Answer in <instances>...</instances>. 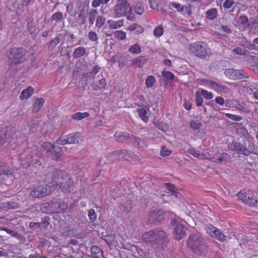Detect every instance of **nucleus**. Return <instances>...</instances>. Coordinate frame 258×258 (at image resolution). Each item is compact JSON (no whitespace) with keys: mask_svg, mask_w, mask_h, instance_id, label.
<instances>
[{"mask_svg":"<svg viewBox=\"0 0 258 258\" xmlns=\"http://www.w3.org/2000/svg\"><path fill=\"white\" fill-rule=\"evenodd\" d=\"M52 185L55 188L58 186L62 190L66 192H71L74 190L75 185L71 177L65 172L55 170L52 173Z\"/></svg>","mask_w":258,"mask_h":258,"instance_id":"nucleus-1","label":"nucleus"},{"mask_svg":"<svg viewBox=\"0 0 258 258\" xmlns=\"http://www.w3.org/2000/svg\"><path fill=\"white\" fill-rule=\"evenodd\" d=\"M188 247L195 252L205 254L207 249L204 239L199 234H192L189 235L187 240Z\"/></svg>","mask_w":258,"mask_h":258,"instance_id":"nucleus-2","label":"nucleus"},{"mask_svg":"<svg viewBox=\"0 0 258 258\" xmlns=\"http://www.w3.org/2000/svg\"><path fill=\"white\" fill-rule=\"evenodd\" d=\"M67 209L68 204L64 202H52L41 205V210L44 213H63Z\"/></svg>","mask_w":258,"mask_h":258,"instance_id":"nucleus-3","label":"nucleus"},{"mask_svg":"<svg viewBox=\"0 0 258 258\" xmlns=\"http://www.w3.org/2000/svg\"><path fill=\"white\" fill-rule=\"evenodd\" d=\"M25 50L21 47H15L9 50L7 56L10 60L15 64L21 63L25 60Z\"/></svg>","mask_w":258,"mask_h":258,"instance_id":"nucleus-4","label":"nucleus"},{"mask_svg":"<svg viewBox=\"0 0 258 258\" xmlns=\"http://www.w3.org/2000/svg\"><path fill=\"white\" fill-rule=\"evenodd\" d=\"M189 49L191 53L202 59L205 58L210 54L207 45L200 42H196L191 44L189 46Z\"/></svg>","mask_w":258,"mask_h":258,"instance_id":"nucleus-5","label":"nucleus"},{"mask_svg":"<svg viewBox=\"0 0 258 258\" xmlns=\"http://www.w3.org/2000/svg\"><path fill=\"white\" fill-rule=\"evenodd\" d=\"M132 11L126 0H119L117 5L112 9L113 14L115 18H120L126 15Z\"/></svg>","mask_w":258,"mask_h":258,"instance_id":"nucleus-6","label":"nucleus"},{"mask_svg":"<svg viewBox=\"0 0 258 258\" xmlns=\"http://www.w3.org/2000/svg\"><path fill=\"white\" fill-rule=\"evenodd\" d=\"M54 190L55 186L51 184L38 185L33 188L30 195L34 198L44 197L50 194Z\"/></svg>","mask_w":258,"mask_h":258,"instance_id":"nucleus-7","label":"nucleus"},{"mask_svg":"<svg viewBox=\"0 0 258 258\" xmlns=\"http://www.w3.org/2000/svg\"><path fill=\"white\" fill-rule=\"evenodd\" d=\"M84 138L80 133L70 134L67 136L60 137L56 141V143L59 145H65L67 144H79L83 141Z\"/></svg>","mask_w":258,"mask_h":258,"instance_id":"nucleus-8","label":"nucleus"},{"mask_svg":"<svg viewBox=\"0 0 258 258\" xmlns=\"http://www.w3.org/2000/svg\"><path fill=\"white\" fill-rule=\"evenodd\" d=\"M114 137L118 142L132 143L137 146H140L141 141L139 138L127 133L117 132L114 134Z\"/></svg>","mask_w":258,"mask_h":258,"instance_id":"nucleus-9","label":"nucleus"},{"mask_svg":"<svg viewBox=\"0 0 258 258\" xmlns=\"http://www.w3.org/2000/svg\"><path fill=\"white\" fill-rule=\"evenodd\" d=\"M237 196L245 205H247L250 207L256 206L257 200L253 194L249 190H248L247 192L240 191L237 193Z\"/></svg>","mask_w":258,"mask_h":258,"instance_id":"nucleus-10","label":"nucleus"},{"mask_svg":"<svg viewBox=\"0 0 258 258\" xmlns=\"http://www.w3.org/2000/svg\"><path fill=\"white\" fill-rule=\"evenodd\" d=\"M170 224L173 228V235L178 240L182 239L185 235L186 228L185 226L176 220H171Z\"/></svg>","mask_w":258,"mask_h":258,"instance_id":"nucleus-11","label":"nucleus"},{"mask_svg":"<svg viewBox=\"0 0 258 258\" xmlns=\"http://www.w3.org/2000/svg\"><path fill=\"white\" fill-rule=\"evenodd\" d=\"M205 230L212 237L221 242L226 241L228 237V236H225L220 229L211 224L206 225Z\"/></svg>","mask_w":258,"mask_h":258,"instance_id":"nucleus-12","label":"nucleus"},{"mask_svg":"<svg viewBox=\"0 0 258 258\" xmlns=\"http://www.w3.org/2000/svg\"><path fill=\"white\" fill-rule=\"evenodd\" d=\"M224 74L227 78L234 80L249 78V76L244 71L233 69H226Z\"/></svg>","mask_w":258,"mask_h":258,"instance_id":"nucleus-13","label":"nucleus"},{"mask_svg":"<svg viewBox=\"0 0 258 258\" xmlns=\"http://www.w3.org/2000/svg\"><path fill=\"white\" fill-rule=\"evenodd\" d=\"M164 212L162 209H154L150 211L148 215V222L154 223L160 222L164 219Z\"/></svg>","mask_w":258,"mask_h":258,"instance_id":"nucleus-14","label":"nucleus"},{"mask_svg":"<svg viewBox=\"0 0 258 258\" xmlns=\"http://www.w3.org/2000/svg\"><path fill=\"white\" fill-rule=\"evenodd\" d=\"M27 152H25L19 157V159L21 161L22 164L25 165L27 163L28 166H34L35 167H39L41 165L40 161L37 159H34L31 154H27Z\"/></svg>","mask_w":258,"mask_h":258,"instance_id":"nucleus-15","label":"nucleus"},{"mask_svg":"<svg viewBox=\"0 0 258 258\" xmlns=\"http://www.w3.org/2000/svg\"><path fill=\"white\" fill-rule=\"evenodd\" d=\"M187 152L195 158L199 159L209 160L214 159V157L208 152L200 153L199 151L193 149H188Z\"/></svg>","mask_w":258,"mask_h":258,"instance_id":"nucleus-16","label":"nucleus"},{"mask_svg":"<svg viewBox=\"0 0 258 258\" xmlns=\"http://www.w3.org/2000/svg\"><path fill=\"white\" fill-rule=\"evenodd\" d=\"M154 243H162L163 241L167 237L168 234L162 230H154Z\"/></svg>","mask_w":258,"mask_h":258,"instance_id":"nucleus-17","label":"nucleus"},{"mask_svg":"<svg viewBox=\"0 0 258 258\" xmlns=\"http://www.w3.org/2000/svg\"><path fill=\"white\" fill-rule=\"evenodd\" d=\"M106 86V81L105 78H102L100 79L94 78V81L92 84V87L94 90H100L104 89Z\"/></svg>","mask_w":258,"mask_h":258,"instance_id":"nucleus-18","label":"nucleus"},{"mask_svg":"<svg viewBox=\"0 0 258 258\" xmlns=\"http://www.w3.org/2000/svg\"><path fill=\"white\" fill-rule=\"evenodd\" d=\"M166 186L168 191H166L165 194H163L162 196L169 197V199L168 200H170V198H172L173 197H178V193L175 190V188L173 184L167 183Z\"/></svg>","mask_w":258,"mask_h":258,"instance_id":"nucleus-19","label":"nucleus"},{"mask_svg":"<svg viewBox=\"0 0 258 258\" xmlns=\"http://www.w3.org/2000/svg\"><path fill=\"white\" fill-rule=\"evenodd\" d=\"M44 102L45 100L43 98H36L33 105L32 111L33 112H38L43 106Z\"/></svg>","mask_w":258,"mask_h":258,"instance_id":"nucleus-20","label":"nucleus"},{"mask_svg":"<svg viewBox=\"0 0 258 258\" xmlns=\"http://www.w3.org/2000/svg\"><path fill=\"white\" fill-rule=\"evenodd\" d=\"M212 89L219 93L227 94L229 92V89L227 87L222 84H218L215 82L214 86H213Z\"/></svg>","mask_w":258,"mask_h":258,"instance_id":"nucleus-21","label":"nucleus"},{"mask_svg":"<svg viewBox=\"0 0 258 258\" xmlns=\"http://www.w3.org/2000/svg\"><path fill=\"white\" fill-rule=\"evenodd\" d=\"M33 88L29 86L27 88L23 90L20 96V98L22 100L27 99L33 95Z\"/></svg>","mask_w":258,"mask_h":258,"instance_id":"nucleus-22","label":"nucleus"},{"mask_svg":"<svg viewBox=\"0 0 258 258\" xmlns=\"http://www.w3.org/2000/svg\"><path fill=\"white\" fill-rule=\"evenodd\" d=\"M149 109V107L147 106H144L141 108L137 109L138 114L140 117L145 122H148L149 116L147 115V110Z\"/></svg>","mask_w":258,"mask_h":258,"instance_id":"nucleus-23","label":"nucleus"},{"mask_svg":"<svg viewBox=\"0 0 258 258\" xmlns=\"http://www.w3.org/2000/svg\"><path fill=\"white\" fill-rule=\"evenodd\" d=\"M91 252L92 257L94 258H104L102 250L98 246H92Z\"/></svg>","mask_w":258,"mask_h":258,"instance_id":"nucleus-24","label":"nucleus"},{"mask_svg":"<svg viewBox=\"0 0 258 258\" xmlns=\"http://www.w3.org/2000/svg\"><path fill=\"white\" fill-rule=\"evenodd\" d=\"M142 239L147 243L154 244V231L147 232L142 235Z\"/></svg>","mask_w":258,"mask_h":258,"instance_id":"nucleus-25","label":"nucleus"},{"mask_svg":"<svg viewBox=\"0 0 258 258\" xmlns=\"http://www.w3.org/2000/svg\"><path fill=\"white\" fill-rule=\"evenodd\" d=\"M107 24L109 25V28L113 29H117L123 26V20H119L115 21L113 20H109L107 21Z\"/></svg>","mask_w":258,"mask_h":258,"instance_id":"nucleus-26","label":"nucleus"},{"mask_svg":"<svg viewBox=\"0 0 258 258\" xmlns=\"http://www.w3.org/2000/svg\"><path fill=\"white\" fill-rule=\"evenodd\" d=\"M148 61V58L144 56H139L133 60L134 64L139 68L143 67Z\"/></svg>","mask_w":258,"mask_h":258,"instance_id":"nucleus-27","label":"nucleus"},{"mask_svg":"<svg viewBox=\"0 0 258 258\" xmlns=\"http://www.w3.org/2000/svg\"><path fill=\"white\" fill-rule=\"evenodd\" d=\"M86 49L83 47H78L75 49L73 56L75 58H79L85 55Z\"/></svg>","mask_w":258,"mask_h":258,"instance_id":"nucleus-28","label":"nucleus"},{"mask_svg":"<svg viewBox=\"0 0 258 258\" xmlns=\"http://www.w3.org/2000/svg\"><path fill=\"white\" fill-rule=\"evenodd\" d=\"M51 153L52 155V158L54 160H57L62 155V150L60 147L54 146Z\"/></svg>","mask_w":258,"mask_h":258,"instance_id":"nucleus-29","label":"nucleus"},{"mask_svg":"<svg viewBox=\"0 0 258 258\" xmlns=\"http://www.w3.org/2000/svg\"><path fill=\"white\" fill-rule=\"evenodd\" d=\"M217 10L215 8L209 9L206 12L207 18L211 20L216 19L217 17Z\"/></svg>","mask_w":258,"mask_h":258,"instance_id":"nucleus-30","label":"nucleus"},{"mask_svg":"<svg viewBox=\"0 0 258 258\" xmlns=\"http://www.w3.org/2000/svg\"><path fill=\"white\" fill-rule=\"evenodd\" d=\"M11 136V134L6 133L5 131H0V146L5 144Z\"/></svg>","mask_w":258,"mask_h":258,"instance_id":"nucleus-31","label":"nucleus"},{"mask_svg":"<svg viewBox=\"0 0 258 258\" xmlns=\"http://www.w3.org/2000/svg\"><path fill=\"white\" fill-rule=\"evenodd\" d=\"M61 37V35L59 34L51 39L48 45V48L51 50L55 48V46L60 42Z\"/></svg>","mask_w":258,"mask_h":258,"instance_id":"nucleus-32","label":"nucleus"},{"mask_svg":"<svg viewBox=\"0 0 258 258\" xmlns=\"http://www.w3.org/2000/svg\"><path fill=\"white\" fill-rule=\"evenodd\" d=\"M89 116V114L87 112L83 113L78 112L72 115V118L76 120H80L83 118L87 117Z\"/></svg>","mask_w":258,"mask_h":258,"instance_id":"nucleus-33","label":"nucleus"},{"mask_svg":"<svg viewBox=\"0 0 258 258\" xmlns=\"http://www.w3.org/2000/svg\"><path fill=\"white\" fill-rule=\"evenodd\" d=\"M169 6L171 8L175 9L178 12H182L184 10V6L176 2H169Z\"/></svg>","mask_w":258,"mask_h":258,"instance_id":"nucleus-34","label":"nucleus"},{"mask_svg":"<svg viewBox=\"0 0 258 258\" xmlns=\"http://www.w3.org/2000/svg\"><path fill=\"white\" fill-rule=\"evenodd\" d=\"M242 147V145L240 143L238 142H233L229 145V149L232 151H236L238 154H239L241 150Z\"/></svg>","mask_w":258,"mask_h":258,"instance_id":"nucleus-35","label":"nucleus"},{"mask_svg":"<svg viewBox=\"0 0 258 258\" xmlns=\"http://www.w3.org/2000/svg\"><path fill=\"white\" fill-rule=\"evenodd\" d=\"M49 218L45 216L42 218L40 222L38 223V227L45 229L49 224Z\"/></svg>","mask_w":258,"mask_h":258,"instance_id":"nucleus-36","label":"nucleus"},{"mask_svg":"<svg viewBox=\"0 0 258 258\" xmlns=\"http://www.w3.org/2000/svg\"><path fill=\"white\" fill-rule=\"evenodd\" d=\"M128 51L132 54H138L141 52V47L138 44L132 45L128 49Z\"/></svg>","mask_w":258,"mask_h":258,"instance_id":"nucleus-37","label":"nucleus"},{"mask_svg":"<svg viewBox=\"0 0 258 258\" xmlns=\"http://www.w3.org/2000/svg\"><path fill=\"white\" fill-rule=\"evenodd\" d=\"M189 124L190 127L194 130H198L200 129L202 125V122L198 119L191 120Z\"/></svg>","mask_w":258,"mask_h":258,"instance_id":"nucleus-38","label":"nucleus"},{"mask_svg":"<svg viewBox=\"0 0 258 258\" xmlns=\"http://www.w3.org/2000/svg\"><path fill=\"white\" fill-rule=\"evenodd\" d=\"M88 216L89 218L90 222L92 223H94L96 221L97 219V214L95 213V212L94 209H90L88 212Z\"/></svg>","mask_w":258,"mask_h":258,"instance_id":"nucleus-39","label":"nucleus"},{"mask_svg":"<svg viewBox=\"0 0 258 258\" xmlns=\"http://www.w3.org/2000/svg\"><path fill=\"white\" fill-rule=\"evenodd\" d=\"M51 20L52 21H55L56 22L61 21V20H63L62 13L60 12H55L54 14H53L52 15V16L51 17Z\"/></svg>","mask_w":258,"mask_h":258,"instance_id":"nucleus-40","label":"nucleus"},{"mask_svg":"<svg viewBox=\"0 0 258 258\" xmlns=\"http://www.w3.org/2000/svg\"><path fill=\"white\" fill-rule=\"evenodd\" d=\"M106 19L105 17L102 16H99L97 17L96 26L98 28H101L105 23Z\"/></svg>","mask_w":258,"mask_h":258,"instance_id":"nucleus-41","label":"nucleus"},{"mask_svg":"<svg viewBox=\"0 0 258 258\" xmlns=\"http://www.w3.org/2000/svg\"><path fill=\"white\" fill-rule=\"evenodd\" d=\"M19 205L15 202H7L3 204V207L8 208L9 209H15L18 208Z\"/></svg>","mask_w":258,"mask_h":258,"instance_id":"nucleus-42","label":"nucleus"},{"mask_svg":"<svg viewBox=\"0 0 258 258\" xmlns=\"http://www.w3.org/2000/svg\"><path fill=\"white\" fill-rule=\"evenodd\" d=\"M163 32L164 29L161 25H160L155 28L153 34L155 37H159L163 35Z\"/></svg>","mask_w":258,"mask_h":258,"instance_id":"nucleus-43","label":"nucleus"},{"mask_svg":"<svg viewBox=\"0 0 258 258\" xmlns=\"http://www.w3.org/2000/svg\"><path fill=\"white\" fill-rule=\"evenodd\" d=\"M155 82V78L153 76H149L146 80L145 85L147 88H151L153 86Z\"/></svg>","mask_w":258,"mask_h":258,"instance_id":"nucleus-44","label":"nucleus"},{"mask_svg":"<svg viewBox=\"0 0 258 258\" xmlns=\"http://www.w3.org/2000/svg\"><path fill=\"white\" fill-rule=\"evenodd\" d=\"M98 14L97 11L96 10H93L90 12V17L89 18V23L91 25H93L96 18L97 19V16Z\"/></svg>","mask_w":258,"mask_h":258,"instance_id":"nucleus-45","label":"nucleus"},{"mask_svg":"<svg viewBox=\"0 0 258 258\" xmlns=\"http://www.w3.org/2000/svg\"><path fill=\"white\" fill-rule=\"evenodd\" d=\"M134 11L136 14L141 15L144 12V8L141 4L138 3L134 7Z\"/></svg>","mask_w":258,"mask_h":258,"instance_id":"nucleus-46","label":"nucleus"},{"mask_svg":"<svg viewBox=\"0 0 258 258\" xmlns=\"http://www.w3.org/2000/svg\"><path fill=\"white\" fill-rule=\"evenodd\" d=\"M132 208V203L130 201H128L125 203L121 205L120 209L122 210L124 212H129Z\"/></svg>","mask_w":258,"mask_h":258,"instance_id":"nucleus-47","label":"nucleus"},{"mask_svg":"<svg viewBox=\"0 0 258 258\" xmlns=\"http://www.w3.org/2000/svg\"><path fill=\"white\" fill-rule=\"evenodd\" d=\"M225 116L228 118L234 121H241L243 118L240 116L230 113H225Z\"/></svg>","mask_w":258,"mask_h":258,"instance_id":"nucleus-48","label":"nucleus"},{"mask_svg":"<svg viewBox=\"0 0 258 258\" xmlns=\"http://www.w3.org/2000/svg\"><path fill=\"white\" fill-rule=\"evenodd\" d=\"M13 177V175L11 173L8 174L3 172L0 174V179L3 181V182L6 181L9 178L11 181L12 180Z\"/></svg>","mask_w":258,"mask_h":258,"instance_id":"nucleus-49","label":"nucleus"},{"mask_svg":"<svg viewBox=\"0 0 258 258\" xmlns=\"http://www.w3.org/2000/svg\"><path fill=\"white\" fill-rule=\"evenodd\" d=\"M115 38L120 40H124L126 38V33L122 31H116L114 33Z\"/></svg>","mask_w":258,"mask_h":258,"instance_id":"nucleus-50","label":"nucleus"},{"mask_svg":"<svg viewBox=\"0 0 258 258\" xmlns=\"http://www.w3.org/2000/svg\"><path fill=\"white\" fill-rule=\"evenodd\" d=\"M201 82H202L203 85L207 86L211 89H212L215 83V82L206 79H201Z\"/></svg>","mask_w":258,"mask_h":258,"instance_id":"nucleus-51","label":"nucleus"},{"mask_svg":"<svg viewBox=\"0 0 258 258\" xmlns=\"http://www.w3.org/2000/svg\"><path fill=\"white\" fill-rule=\"evenodd\" d=\"M54 145L49 142H45L42 144V147L47 151L48 152H51L52 149L54 148Z\"/></svg>","mask_w":258,"mask_h":258,"instance_id":"nucleus-52","label":"nucleus"},{"mask_svg":"<svg viewBox=\"0 0 258 258\" xmlns=\"http://www.w3.org/2000/svg\"><path fill=\"white\" fill-rule=\"evenodd\" d=\"M162 74L165 78L168 80H172L174 78V75L169 71H163Z\"/></svg>","mask_w":258,"mask_h":258,"instance_id":"nucleus-53","label":"nucleus"},{"mask_svg":"<svg viewBox=\"0 0 258 258\" xmlns=\"http://www.w3.org/2000/svg\"><path fill=\"white\" fill-rule=\"evenodd\" d=\"M204 97L207 99H211L213 97V95L212 92L207 91L206 90H201V94Z\"/></svg>","mask_w":258,"mask_h":258,"instance_id":"nucleus-54","label":"nucleus"},{"mask_svg":"<svg viewBox=\"0 0 258 258\" xmlns=\"http://www.w3.org/2000/svg\"><path fill=\"white\" fill-rule=\"evenodd\" d=\"M88 38L91 41H96L98 39L96 33L92 31L89 32Z\"/></svg>","mask_w":258,"mask_h":258,"instance_id":"nucleus-55","label":"nucleus"},{"mask_svg":"<svg viewBox=\"0 0 258 258\" xmlns=\"http://www.w3.org/2000/svg\"><path fill=\"white\" fill-rule=\"evenodd\" d=\"M233 51L239 55H246V51L240 47H237L233 49Z\"/></svg>","mask_w":258,"mask_h":258,"instance_id":"nucleus-56","label":"nucleus"},{"mask_svg":"<svg viewBox=\"0 0 258 258\" xmlns=\"http://www.w3.org/2000/svg\"><path fill=\"white\" fill-rule=\"evenodd\" d=\"M235 102L236 103L235 104L234 108L241 111H244L245 110L243 104H241L238 100H235Z\"/></svg>","mask_w":258,"mask_h":258,"instance_id":"nucleus-57","label":"nucleus"},{"mask_svg":"<svg viewBox=\"0 0 258 258\" xmlns=\"http://www.w3.org/2000/svg\"><path fill=\"white\" fill-rule=\"evenodd\" d=\"M243 46L245 47L253 50L258 49V47L254 44V43H251L249 41H246L245 43L243 44Z\"/></svg>","mask_w":258,"mask_h":258,"instance_id":"nucleus-58","label":"nucleus"},{"mask_svg":"<svg viewBox=\"0 0 258 258\" xmlns=\"http://www.w3.org/2000/svg\"><path fill=\"white\" fill-rule=\"evenodd\" d=\"M196 102L198 106H201L203 104V100L201 96V94L197 92H196Z\"/></svg>","mask_w":258,"mask_h":258,"instance_id":"nucleus-59","label":"nucleus"},{"mask_svg":"<svg viewBox=\"0 0 258 258\" xmlns=\"http://www.w3.org/2000/svg\"><path fill=\"white\" fill-rule=\"evenodd\" d=\"M171 152V151L167 149L165 147H162L160 154L162 156H167L170 155Z\"/></svg>","mask_w":258,"mask_h":258,"instance_id":"nucleus-60","label":"nucleus"},{"mask_svg":"<svg viewBox=\"0 0 258 258\" xmlns=\"http://www.w3.org/2000/svg\"><path fill=\"white\" fill-rule=\"evenodd\" d=\"M215 101L217 104H219L221 106H223L224 104H225L226 102L224 99L221 96L216 97L215 99Z\"/></svg>","mask_w":258,"mask_h":258,"instance_id":"nucleus-61","label":"nucleus"},{"mask_svg":"<svg viewBox=\"0 0 258 258\" xmlns=\"http://www.w3.org/2000/svg\"><path fill=\"white\" fill-rule=\"evenodd\" d=\"M234 3L233 0H226L224 3L223 7L224 9H229L232 6Z\"/></svg>","mask_w":258,"mask_h":258,"instance_id":"nucleus-62","label":"nucleus"},{"mask_svg":"<svg viewBox=\"0 0 258 258\" xmlns=\"http://www.w3.org/2000/svg\"><path fill=\"white\" fill-rule=\"evenodd\" d=\"M3 230L5 231L7 233L11 235L12 236L19 237V235L14 231H13L7 228H4Z\"/></svg>","mask_w":258,"mask_h":258,"instance_id":"nucleus-63","label":"nucleus"},{"mask_svg":"<svg viewBox=\"0 0 258 258\" xmlns=\"http://www.w3.org/2000/svg\"><path fill=\"white\" fill-rule=\"evenodd\" d=\"M235 100H234L233 99L226 100V102H225V105L227 107L234 108V105H235L234 102H235Z\"/></svg>","mask_w":258,"mask_h":258,"instance_id":"nucleus-64","label":"nucleus"}]
</instances>
